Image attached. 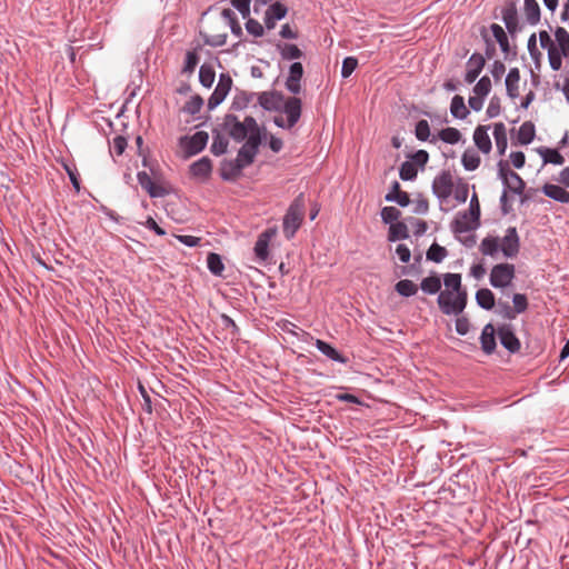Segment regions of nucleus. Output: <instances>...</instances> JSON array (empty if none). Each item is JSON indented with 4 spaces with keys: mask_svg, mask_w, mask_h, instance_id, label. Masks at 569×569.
<instances>
[{
    "mask_svg": "<svg viewBox=\"0 0 569 569\" xmlns=\"http://www.w3.org/2000/svg\"><path fill=\"white\" fill-rule=\"evenodd\" d=\"M258 101L266 110H278L283 104V97L278 92H262Z\"/></svg>",
    "mask_w": 569,
    "mask_h": 569,
    "instance_id": "aec40b11",
    "label": "nucleus"
},
{
    "mask_svg": "<svg viewBox=\"0 0 569 569\" xmlns=\"http://www.w3.org/2000/svg\"><path fill=\"white\" fill-rule=\"evenodd\" d=\"M387 201H395L401 207H406L410 202L409 194L406 191H402L398 181L392 183V188L390 192L386 196Z\"/></svg>",
    "mask_w": 569,
    "mask_h": 569,
    "instance_id": "bb28decb",
    "label": "nucleus"
},
{
    "mask_svg": "<svg viewBox=\"0 0 569 569\" xmlns=\"http://www.w3.org/2000/svg\"><path fill=\"white\" fill-rule=\"evenodd\" d=\"M268 234H260L254 244V252L259 259L266 260L268 258Z\"/></svg>",
    "mask_w": 569,
    "mask_h": 569,
    "instance_id": "a18cd8bd",
    "label": "nucleus"
},
{
    "mask_svg": "<svg viewBox=\"0 0 569 569\" xmlns=\"http://www.w3.org/2000/svg\"><path fill=\"white\" fill-rule=\"evenodd\" d=\"M500 250L507 258L516 257L519 252V237L516 228H508L505 237L500 240Z\"/></svg>",
    "mask_w": 569,
    "mask_h": 569,
    "instance_id": "9b49d317",
    "label": "nucleus"
},
{
    "mask_svg": "<svg viewBox=\"0 0 569 569\" xmlns=\"http://www.w3.org/2000/svg\"><path fill=\"white\" fill-rule=\"evenodd\" d=\"M479 249L482 254L493 257L500 249V239L497 237H486L482 239Z\"/></svg>",
    "mask_w": 569,
    "mask_h": 569,
    "instance_id": "c85d7f7f",
    "label": "nucleus"
},
{
    "mask_svg": "<svg viewBox=\"0 0 569 569\" xmlns=\"http://www.w3.org/2000/svg\"><path fill=\"white\" fill-rule=\"evenodd\" d=\"M505 72H506V67H505L503 62H501L499 60L495 61L492 64V68H491V74H492L493 79L496 81H499L502 78Z\"/></svg>",
    "mask_w": 569,
    "mask_h": 569,
    "instance_id": "e2e57ef3",
    "label": "nucleus"
},
{
    "mask_svg": "<svg viewBox=\"0 0 569 569\" xmlns=\"http://www.w3.org/2000/svg\"><path fill=\"white\" fill-rule=\"evenodd\" d=\"M198 56L196 52L188 51L186 54V62L183 70L187 72H192L198 64Z\"/></svg>",
    "mask_w": 569,
    "mask_h": 569,
    "instance_id": "680f3d73",
    "label": "nucleus"
},
{
    "mask_svg": "<svg viewBox=\"0 0 569 569\" xmlns=\"http://www.w3.org/2000/svg\"><path fill=\"white\" fill-rule=\"evenodd\" d=\"M199 79L204 87L210 88L214 81V71L210 67L201 66Z\"/></svg>",
    "mask_w": 569,
    "mask_h": 569,
    "instance_id": "3c124183",
    "label": "nucleus"
},
{
    "mask_svg": "<svg viewBox=\"0 0 569 569\" xmlns=\"http://www.w3.org/2000/svg\"><path fill=\"white\" fill-rule=\"evenodd\" d=\"M448 252L445 247L439 246L438 243H432L427 251V259L433 262H441Z\"/></svg>",
    "mask_w": 569,
    "mask_h": 569,
    "instance_id": "79ce46f5",
    "label": "nucleus"
},
{
    "mask_svg": "<svg viewBox=\"0 0 569 569\" xmlns=\"http://www.w3.org/2000/svg\"><path fill=\"white\" fill-rule=\"evenodd\" d=\"M499 177L507 190L519 196L523 193L526 182L517 172L509 169L507 163L499 162Z\"/></svg>",
    "mask_w": 569,
    "mask_h": 569,
    "instance_id": "0eeeda50",
    "label": "nucleus"
},
{
    "mask_svg": "<svg viewBox=\"0 0 569 569\" xmlns=\"http://www.w3.org/2000/svg\"><path fill=\"white\" fill-rule=\"evenodd\" d=\"M227 148H228V140L220 134L214 136L212 144H211V152L214 156H221L227 151Z\"/></svg>",
    "mask_w": 569,
    "mask_h": 569,
    "instance_id": "09e8293b",
    "label": "nucleus"
},
{
    "mask_svg": "<svg viewBox=\"0 0 569 569\" xmlns=\"http://www.w3.org/2000/svg\"><path fill=\"white\" fill-rule=\"evenodd\" d=\"M476 300L477 303L486 310H490L495 306V296L491 290L487 288L479 289L476 292Z\"/></svg>",
    "mask_w": 569,
    "mask_h": 569,
    "instance_id": "473e14b6",
    "label": "nucleus"
},
{
    "mask_svg": "<svg viewBox=\"0 0 569 569\" xmlns=\"http://www.w3.org/2000/svg\"><path fill=\"white\" fill-rule=\"evenodd\" d=\"M229 133L237 141L248 140L253 134L261 136L259 126L252 117H246L242 122L234 121Z\"/></svg>",
    "mask_w": 569,
    "mask_h": 569,
    "instance_id": "423d86ee",
    "label": "nucleus"
},
{
    "mask_svg": "<svg viewBox=\"0 0 569 569\" xmlns=\"http://www.w3.org/2000/svg\"><path fill=\"white\" fill-rule=\"evenodd\" d=\"M261 143V136L253 134L249 137V139L246 141V143L241 147V149L238 152L237 159L234 162H231L230 166V172L227 171L226 168L222 169V177L224 179H230L233 176H237L240 173V171L252 163L257 152L258 148Z\"/></svg>",
    "mask_w": 569,
    "mask_h": 569,
    "instance_id": "7ed1b4c3",
    "label": "nucleus"
},
{
    "mask_svg": "<svg viewBox=\"0 0 569 569\" xmlns=\"http://www.w3.org/2000/svg\"><path fill=\"white\" fill-rule=\"evenodd\" d=\"M396 291L402 297L415 296L418 291L417 284L408 279L400 280L395 286Z\"/></svg>",
    "mask_w": 569,
    "mask_h": 569,
    "instance_id": "c9c22d12",
    "label": "nucleus"
},
{
    "mask_svg": "<svg viewBox=\"0 0 569 569\" xmlns=\"http://www.w3.org/2000/svg\"><path fill=\"white\" fill-rule=\"evenodd\" d=\"M415 133H416V137L418 140H420V141L428 140V138L430 136V127H429L428 121L423 120V119L419 120L416 124Z\"/></svg>",
    "mask_w": 569,
    "mask_h": 569,
    "instance_id": "603ef678",
    "label": "nucleus"
},
{
    "mask_svg": "<svg viewBox=\"0 0 569 569\" xmlns=\"http://www.w3.org/2000/svg\"><path fill=\"white\" fill-rule=\"evenodd\" d=\"M539 42L541 48L547 50L550 68L553 71L560 70L562 58L569 57V32L565 28L558 27L555 31V39H552L548 31L541 30Z\"/></svg>",
    "mask_w": 569,
    "mask_h": 569,
    "instance_id": "f03ea898",
    "label": "nucleus"
},
{
    "mask_svg": "<svg viewBox=\"0 0 569 569\" xmlns=\"http://www.w3.org/2000/svg\"><path fill=\"white\" fill-rule=\"evenodd\" d=\"M453 197L459 203H463L468 199L469 193V187L465 182H459L457 186L453 187Z\"/></svg>",
    "mask_w": 569,
    "mask_h": 569,
    "instance_id": "864d4df0",
    "label": "nucleus"
},
{
    "mask_svg": "<svg viewBox=\"0 0 569 569\" xmlns=\"http://www.w3.org/2000/svg\"><path fill=\"white\" fill-rule=\"evenodd\" d=\"M358 66V60L353 57H347L345 58L343 62H342V68H341V76L343 78H348L351 76V73L355 71V69L357 68Z\"/></svg>",
    "mask_w": 569,
    "mask_h": 569,
    "instance_id": "4d7b16f0",
    "label": "nucleus"
},
{
    "mask_svg": "<svg viewBox=\"0 0 569 569\" xmlns=\"http://www.w3.org/2000/svg\"><path fill=\"white\" fill-rule=\"evenodd\" d=\"M513 309L510 308L509 305H501L503 308V315L508 319H513L517 313H522L528 308L527 297L522 293H515L513 298Z\"/></svg>",
    "mask_w": 569,
    "mask_h": 569,
    "instance_id": "6ab92c4d",
    "label": "nucleus"
},
{
    "mask_svg": "<svg viewBox=\"0 0 569 569\" xmlns=\"http://www.w3.org/2000/svg\"><path fill=\"white\" fill-rule=\"evenodd\" d=\"M453 187V177L450 171H442L432 182V191L441 201L452 194Z\"/></svg>",
    "mask_w": 569,
    "mask_h": 569,
    "instance_id": "1a4fd4ad",
    "label": "nucleus"
},
{
    "mask_svg": "<svg viewBox=\"0 0 569 569\" xmlns=\"http://www.w3.org/2000/svg\"><path fill=\"white\" fill-rule=\"evenodd\" d=\"M303 74V68L300 62H295L290 66L289 77L286 82L287 89L292 93H299L301 86L300 80Z\"/></svg>",
    "mask_w": 569,
    "mask_h": 569,
    "instance_id": "a211bd4d",
    "label": "nucleus"
},
{
    "mask_svg": "<svg viewBox=\"0 0 569 569\" xmlns=\"http://www.w3.org/2000/svg\"><path fill=\"white\" fill-rule=\"evenodd\" d=\"M501 18L507 30L513 34L519 30L518 11L513 1L507 2L501 10Z\"/></svg>",
    "mask_w": 569,
    "mask_h": 569,
    "instance_id": "ddd939ff",
    "label": "nucleus"
},
{
    "mask_svg": "<svg viewBox=\"0 0 569 569\" xmlns=\"http://www.w3.org/2000/svg\"><path fill=\"white\" fill-rule=\"evenodd\" d=\"M469 327H470V323L466 317H460L456 320V331L459 335H461V336L467 335L469 331Z\"/></svg>",
    "mask_w": 569,
    "mask_h": 569,
    "instance_id": "0e129e2a",
    "label": "nucleus"
},
{
    "mask_svg": "<svg viewBox=\"0 0 569 569\" xmlns=\"http://www.w3.org/2000/svg\"><path fill=\"white\" fill-rule=\"evenodd\" d=\"M316 347L317 349L322 352L325 356L330 358L331 360L345 363L346 359L329 343H327L323 340L317 339L316 340Z\"/></svg>",
    "mask_w": 569,
    "mask_h": 569,
    "instance_id": "c756f323",
    "label": "nucleus"
},
{
    "mask_svg": "<svg viewBox=\"0 0 569 569\" xmlns=\"http://www.w3.org/2000/svg\"><path fill=\"white\" fill-rule=\"evenodd\" d=\"M498 336L500 339L501 345L509 350L510 352L515 353L519 351L520 349V341L513 333L512 329L508 325H503L498 329Z\"/></svg>",
    "mask_w": 569,
    "mask_h": 569,
    "instance_id": "2eb2a0df",
    "label": "nucleus"
},
{
    "mask_svg": "<svg viewBox=\"0 0 569 569\" xmlns=\"http://www.w3.org/2000/svg\"><path fill=\"white\" fill-rule=\"evenodd\" d=\"M443 282L446 286L445 290L453 292H467L461 286V276L459 273H447L445 274Z\"/></svg>",
    "mask_w": 569,
    "mask_h": 569,
    "instance_id": "58836bf2",
    "label": "nucleus"
},
{
    "mask_svg": "<svg viewBox=\"0 0 569 569\" xmlns=\"http://www.w3.org/2000/svg\"><path fill=\"white\" fill-rule=\"evenodd\" d=\"M542 192L547 197H549L560 203H569V192L561 186L552 184V183H545L542 187Z\"/></svg>",
    "mask_w": 569,
    "mask_h": 569,
    "instance_id": "5701e85b",
    "label": "nucleus"
},
{
    "mask_svg": "<svg viewBox=\"0 0 569 569\" xmlns=\"http://www.w3.org/2000/svg\"><path fill=\"white\" fill-rule=\"evenodd\" d=\"M489 126L480 124L473 131V141L476 147L482 153H489L491 151V139L489 137Z\"/></svg>",
    "mask_w": 569,
    "mask_h": 569,
    "instance_id": "dca6fc26",
    "label": "nucleus"
},
{
    "mask_svg": "<svg viewBox=\"0 0 569 569\" xmlns=\"http://www.w3.org/2000/svg\"><path fill=\"white\" fill-rule=\"evenodd\" d=\"M540 154L546 163L561 166L565 162V158L556 149H542Z\"/></svg>",
    "mask_w": 569,
    "mask_h": 569,
    "instance_id": "c03bdc74",
    "label": "nucleus"
},
{
    "mask_svg": "<svg viewBox=\"0 0 569 569\" xmlns=\"http://www.w3.org/2000/svg\"><path fill=\"white\" fill-rule=\"evenodd\" d=\"M138 181H139L140 186L144 190H147L151 197H158L161 194L159 192V189L157 188V186L154 184V182L152 181V179L150 178V176L147 172H139Z\"/></svg>",
    "mask_w": 569,
    "mask_h": 569,
    "instance_id": "ea45409f",
    "label": "nucleus"
},
{
    "mask_svg": "<svg viewBox=\"0 0 569 569\" xmlns=\"http://www.w3.org/2000/svg\"><path fill=\"white\" fill-rule=\"evenodd\" d=\"M232 6L243 16L249 14L250 0H232Z\"/></svg>",
    "mask_w": 569,
    "mask_h": 569,
    "instance_id": "69168bd1",
    "label": "nucleus"
},
{
    "mask_svg": "<svg viewBox=\"0 0 569 569\" xmlns=\"http://www.w3.org/2000/svg\"><path fill=\"white\" fill-rule=\"evenodd\" d=\"M284 113L287 114V128H292L301 114V101L298 98H289L284 103Z\"/></svg>",
    "mask_w": 569,
    "mask_h": 569,
    "instance_id": "f3484780",
    "label": "nucleus"
},
{
    "mask_svg": "<svg viewBox=\"0 0 569 569\" xmlns=\"http://www.w3.org/2000/svg\"><path fill=\"white\" fill-rule=\"evenodd\" d=\"M126 148H127L126 138H123L122 136H117L116 138H113L112 146H111L112 152H114L117 156H121L123 153V151L126 150Z\"/></svg>",
    "mask_w": 569,
    "mask_h": 569,
    "instance_id": "bf43d9fd",
    "label": "nucleus"
},
{
    "mask_svg": "<svg viewBox=\"0 0 569 569\" xmlns=\"http://www.w3.org/2000/svg\"><path fill=\"white\" fill-rule=\"evenodd\" d=\"M493 138L496 147L500 156L505 154L508 147L507 129L503 122H496L493 124Z\"/></svg>",
    "mask_w": 569,
    "mask_h": 569,
    "instance_id": "393cba45",
    "label": "nucleus"
},
{
    "mask_svg": "<svg viewBox=\"0 0 569 569\" xmlns=\"http://www.w3.org/2000/svg\"><path fill=\"white\" fill-rule=\"evenodd\" d=\"M540 7L537 0H525L523 2V16L526 21L536 26L540 21Z\"/></svg>",
    "mask_w": 569,
    "mask_h": 569,
    "instance_id": "b1692460",
    "label": "nucleus"
},
{
    "mask_svg": "<svg viewBox=\"0 0 569 569\" xmlns=\"http://www.w3.org/2000/svg\"><path fill=\"white\" fill-rule=\"evenodd\" d=\"M396 252L402 262H405V263L409 262L411 252H410V249L406 244H398Z\"/></svg>",
    "mask_w": 569,
    "mask_h": 569,
    "instance_id": "774afa93",
    "label": "nucleus"
},
{
    "mask_svg": "<svg viewBox=\"0 0 569 569\" xmlns=\"http://www.w3.org/2000/svg\"><path fill=\"white\" fill-rule=\"evenodd\" d=\"M536 134L535 126L530 121L523 122L518 130V141L521 144H529Z\"/></svg>",
    "mask_w": 569,
    "mask_h": 569,
    "instance_id": "2f4dec72",
    "label": "nucleus"
},
{
    "mask_svg": "<svg viewBox=\"0 0 569 569\" xmlns=\"http://www.w3.org/2000/svg\"><path fill=\"white\" fill-rule=\"evenodd\" d=\"M420 287L422 291L429 295L437 293L441 289L440 278L438 276L427 277L421 281Z\"/></svg>",
    "mask_w": 569,
    "mask_h": 569,
    "instance_id": "a19ab883",
    "label": "nucleus"
},
{
    "mask_svg": "<svg viewBox=\"0 0 569 569\" xmlns=\"http://www.w3.org/2000/svg\"><path fill=\"white\" fill-rule=\"evenodd\" d=\"M207 266L211 273L221 276L224 270V264L218 253L210 252L207 257Z\"/></svg>",
    "mask_w": 569,
    "mask_h": 569,
    "instance_id": "4c0bfd02",
    "label": "nucleus"
},
{
    "mask_svg": "<svg viewBox=\"0 0 569 569\" xmlns=\"http://www.w3.org/2000/svg\"><path fill=\"white\" fill-rule=\"evenodd\" d=\"M212 166L209 158L203 157L190 166V172L193 177L206 179L211 172Z\"/></svg>",
    "mask_w": 569,
    "mask_h": 569,
    "instance_id": "a878e982",
    "label": "nucleus"
},
{
    "mask_svg": "<svg viewBox=\"0 0 569 569\" xmlns=\"http://www.w3.org/2000/svg\"><path fill=\"white\" fill-rule=\"evenodd\" d=\"M495 327L491 323H488L482 329L481 336H480V342H481V349L487 355H490L496 349V338H495Z\"/></svg>",
    "mask_w": 569,
    "mask_h": 569,
    "instance_id": "4be33fe9",
    "label": "nucleus"
},
{
    "mask_svg": "<svg viewBox=\"0 0 569 569\" xmlns=\"http://www.w3.org/2000/svg\"><path fill=\"white\" fill-rule=\"evenodd\" d=\"M515 278V266L510 263L496 264L490 273V283L495 288H506Z\"/></svg>",
    "mask_w": 569,
    "mask_h": 569,
    "instance_id": "6e6552de",
    "label": "nucleus"
},
{
    "mask_svg": "<svg viewBox=\"0 0 569 569\" xmlns=\"http://www.w3.org/2000/svg\"><path fill=\"white\" fill-rule=\"evenodd\" d=\"M450 112L457 119H466L469 114V110L465 103V99L461 96H455L450 103Z\"/></svg>",
    "mask_w": 569,
    "mask_h": 569,
    "instance_id": "cd10ccee",
    "label": "nucleus"
},
{
    "mask_svg": "<svg viewBox=\"0 0 569 569\" xmlns=\"http://www.w3.org/2000/svg\"><path fill=\"white\" fill-rule=\"evenodd\" d=\"M470 214L472 216L475 221L479 220L480 217V204L478 201V197L475 193L470 200V208H469Z\"/></svg>",
    "mask_w": 569,
    "mask_h": 569,
    "instance_id": "338daca9",
    "label": "nucleus"
},
{
    "mask_svg": "<svg viewBox=\"0 0 569 569\" xmlns=\"http://www.w3.org/2000/svg\"><path fill=\"white\" fill-rule=\"evenodd\" d=\"M287 7L280 2H274L266 11V14L272 17L276 20L282 19L287 14Z\"/></svg>",
    "mask_w": 569,
    "mask_h": 569,
    "instance_id": "8fccbe9b",
    "label": "nucleus"
},
{
    "mask_svg": "<svg viewBox=\"0 0 569 569\" xmlns=\"http://www.w3.org/2000/svg\"><path fill=\"white\" fill-rule=\"evenodd\" d=\"M461 137V132L453 127L445 128L438 132V138L449 144L458 143Z\"/></svg>",
    "mask_w": 569,
    "mask_h": 569,
    "instance_id": "f704fd0d",
    "label": "nucleus"
},
{
    "mask_svg": "<svg viewBox=\"0 0 569 569\" xmlns=\"http://www.w3.org/2000/svg\"><path fill=\"white\" fill-rule=\"evenodd\" d=\"M400 211L395 207H385L381 210V219L385 223H391L400 218Z\"/></svg>",
    "mask_w": 569,
    "mask_h": 569,
    "instance_id": "6e6d98bb",
    "label": "nucleus"
},
{
    "mask_svg": "<svg viewBox=\"0 0 569 569\" xmlns=\"http://www.w3.org/2000/svg\"><path fill=\"white\" fill-rule=\"evenodd\" d=\"M490 29L492 31L495 39L499 43L501 50L505 53H509V50H510L509 40H508V37H507L505 30L502 29V27L497 23H492L490 26Z\"/></svg>",
    "mask_w": 569,
    "mask_h": 569,
    "instance_id": "72a5a7b5",
    "label": "nucleus"
},
{
    "mask_svg": "<svg viewBox=\"0 0 569 569\" xmlns=\"http://www.w3.org/2000/svg\"><path fill=\"white\" fill-rule=\"evenodd\" d=\"M247 31L254 36V37H261L263 34V27L262 24L253 19H249L246 23Z\"/></svg>",
    "mask_w": 569,
    "mask_h": 569,
    "instance_id": "13d9d810",
    "label": "nucleus"
},
{
    "mask_svg": "<svg viewBox=\"0 0 569 569\" xmlns=\"http://www.w3.org/2000/svg\"><path fill=\"white\" fill-rule=\"evenodd\" d=\"M462 166L468 171H473L480 166V157L473 149H467L461 157Z\"/></svg>",
    "mask_w": 569,
    "mask_h": 569,
    "instance_id": "7c9ffc66",
    "label": "nucleus"
},
{
    "mask_svg": "<svg viewBox=\"0 0 569 569\" xmlns=\"http://www.w3.org/2000/svg\"><path fill=\"white\" fill-rule=\"evenodd\" d=\"M306 201L303 193H300L289 206L283 217V234L287 239L293 238L305 218Z\"/></svg>",
    "mask_w": 569,
    "mask_h": 569,
    "instance_id": "20e7f679",
    "label": "nucleus"
},
{
    "mask_svg": "<svg viewBox=\"0 0 569 569\" xmlns=\"http://www.w3.org/2000/svg\"><path fill=\"white\" fill-rule=\"evenodd\" d=\"M409 237L408 227L403 222L391 223L389 228L388 239L389 241H396L398 239H407Z\"/></svg>",
    "mask_w": 569,
    "mask_h": 569,
    "instance_id": "e433bc0d",
    "label": "nucleus"
},
{
    "mask_svg": "<svg viewBox=\"0 0 569 569\" xmlns=\"http://www.w3.org/2000/svg\"><path fill=\"white\" fill-rule=\"evenodd\" d=\"M520 71L518 68H511L506 77V90L507 94L511 99H516L520 94Z\"/></svg>",
    "mask_w": 569,
    "mask_h": 569,
    "instance_id": "412c9836",
    "label": "nucleus"
},
{
    "mask_svg": "<svg viewBox=\"0 0 569 569\" xmlns=\"http://www.w3.org/2000/svg\"><path fill=\"white\" fill-rule=\"evenodd\" d=\"M418 170L416 168V164L410 161H406L400 167V178L402 180H412L417 177Z\"/></svg>",
    "mask_w": 569,
    "mask_h": 569,
    "instance_id": "de8ad7c7",
    "label": "nucleus"
},
{
    "mask_svg": "<svg viewBox=\"0 0 569 569\" xmlns=\"http://www.w3.org/2000/svg\"><path fill=\"white\" fill-rule=\"evenodd\" d=\"M229 30L236 34L241 33V27L231 9H223L217 14H204L201 19L200 34L209 46H223Z\"/></svg>",
    "mask_w": 569,
    "mask_h": 569,
    "instance_id": "f257e3e1",
    "label": "nucleus"
},
{
    "mask_svg": "<svg viewBox=\"0 0 569 569\" xmlns=\"http://www.w3.org/2000/svg\"><path fill=\"white\" fill-rule=\"evenodd\" d=\"M202 104H203L202 98L200 96L196 94V96H192L190 98V100H188L186 102V104L182 107V111L188 114L194 116L198 112H200Z\"/></svg>",
    "mask_w": 569,
    "mask_h": 569,
    "instance_id": "37998d69",
    "label": "nucleus"
},
{
    "mask_svg": "<svg viewBox=\"0 0 569 569\" xmlns=\"http://www.w3.org/2000/svg\"><path fill=\"white\" fill-rule=\"evenodd\" d=\"M491 91V80L489 77L483 76L473 87V93L480 97H487Z\"/></svg>",
    "mask_w": 569,
    "mask_h": 569,
    "instance_id": "49530a36",
    "label": "nucleus"
},
{
    "mask_svg": "<svg viewBox=\"0 0 569 569\" xmlns=\"http://www.w3.org/2000/svg\"><path fill=\"white\" fill-rule=\"evenodd\" d=\"M281 54L286 59H299L302 56L301 50L296 46L291 43H286L281 48Z\"/></svg>",
    "mask_w": 569,
    "mask_h": 569,
    "instance_id": "5fc2aeb1",
    "label": "nucleus"
},
{
    "mask_svg": "<svg viewBox=\"0 0 569 569\" xmlns=\"http://www.w3.org/2000/svg\"><path fill=\"white\" fill-rule=\"evenodd\" d=\"M209 136L204 131H198L191 137H182L180 146L184 150L186 156L190 157L202 151L208 142Z\"/></svg>",
    "mask_w": 569,
    "mask_h": 569,
    "instance_id": "9d476101",
    "label": "nucleus"
},
{
    "mask_svg": "<svg viewBox=\"0 0 569 569\" xmlns=\"http://www.w3.org/2000/svg\"><path fill=\"white\" fill-rule=\"evenodd\" d=\"M528 50L533 60L538 61L541 57V52L537 48V37L536 33H532L528 39Z\"/></svg>",
    "mask_w": 569,
    "mask_h": 569,
    "instance_id": "052dcab7",
    "label": "nucleus"
},
{
    "mask_svg": "<svg viewBox=\"0 0 569 569\" xmlns=\"http://www.w3.org/2000/svg\"><path fill=\"white\" fill-rule=\"evenodd\" d=\"M231 83L232 81L230 77L223 74L220 77V80L214 91L212 92L211 97L208 100L209 109H214L224 100L228 92L230 91Z\"/></svg>",
    "mask_w": 569,
    "mask_h": 569,
    "instance_id": "f8f14e48",
    "label": "nucleus"
},
{
    "mask_svg": "<svg viewBox=\"0 0 569 569\" xmlns=\"http://www.w3.org/2000/svg\"><path fill=\"white\" fill-rule=\"evenodd\" d=\"M438 306L445 315H460L467 306V292L442 290L438 296Z\"/></svg>",
    "mask_w": 569,
    "mask_h": 569,
    "instance_id": "39448f33",
    "label": "nucleus"
},
{
    "mask_svg": "<svg viewBox=\"0 0 569 569\" xmlns=\"http://www.w3.org/2000/svg\"><path fill=\"white\" fill-rule=\"evenodd\" d=\"M486 60L480 53H473L467 62V71L465 80L467 83H472L479 77L485 67Z\"/></svg>",
    "mask_w": 569,
    "mask_h": 569,
    "instance_id": "4468645a",
    "label": "nucleus"
}]
</instances>
